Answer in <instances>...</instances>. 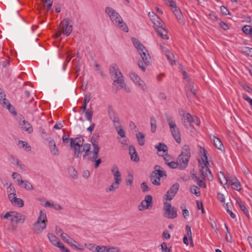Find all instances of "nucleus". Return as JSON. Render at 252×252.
Wrapping results in <instances>:
<instances>
[{
  "mask_svg": "<svg viewBox=\"0 0 252 252\" xmlns=\"http://www.w3.org/2000/svg\"><path fill=\"white\" fill-rule=\"evenodd\" d=\"M131 41L134 47L137 49L142 59L138 63V66L143 71H145V66L149 65L151 63V57L144 46L138 39L132 37Z\"/></svg>",
  "mask_w": 252,
  "mask_h": 252,
  "instance_id": "obj_1",
  "label": "nucleus"
},
{
  "mask_svg": "<svg viewBox=\"0 0 252 252\" xmlns=\"http://www.w3.org/2000/svg\"><path fill=\"white\" fill-rule=\"evenodd\" d=\"M105 12L109 15L114 25L124 32H128V30L126 24L123 21L121 16L116 10L111 7H106L105 8Z\"/></svg>",
  "mask_w": 252,
  "mask_h": 252,
  "instance_id": "obj_2",
  "label": "nucleus"
},
{
  "mask_svg": "<svg viewBox=\"0 0 252 252\" xmlns=\"http://www.w3.org/2000/svg\"><path fill=\"white\" fill-rule=\"evenodd\" d=\"M203 157L204 159L202 158L201 160H199V162L201 165V168L199 171V174L201 179L208 180H212L213 176L208 167V161L207 156V152L205 149L203 148Z\"/></svg>",
  "mask_w": 252,
  "mask_h": 252,
  "instance_id": "obj_3",
  "label": "nucleus"
},
{
  "mask_svg": "<svg viewBox=\"0 0 252 252\" xmlns=\"http://www.w3.org/2000/svg\"><path fill=\"white\" fill-rule=\"evenodd\" d=\"M153 14V18H151L154 26L155 30L158 35L163 39H168L169 38L167 35V32L166 29L163 27V22L162 20L158 17L155 13L152 12Z\"/></svg>",
  "mask_w": 252,
  "mask_h": 252,
  "instance_id": "obj_4",
  "label": "nucleus"
},
{
  "mask_svg": "<svg viewBox=\"0 0 252 252\" xmlns=\"http://www.w3.org/2000/svg\"><path fill=\"white\" fill-rule=\"evenodd\" d=\"M190 157V149L188 145H184L181 150V153L178 157L177 161L179 165V169H184L188 164Z\"/></svg>",
  "mask_w": 252,
  "mask_h": 252,
  "instance_id": "obj_5",
  "label": "nucleus"
},
{
  "mask_svg": "<svg viewBox=\"0 0 252 252\" xmlns=\"http://www.w3.org/2000/svg\"><path fill=\"white\" fill-rule=\"evenodd\" d=\"M109 73L114 82L119 84L121 88H124L125 83L123 76L116 64L114 63L111 65L109 69Z\"/></svg>",
  "mask_w": 252,
  "mask_h": 252,
  "instance_id": "obj_6",
  "label": "nucleus"
},
{
  "mask_svg": "<svg viewBox=\"0 0 252 252\" xmlns=\"http://www.w3.org/2000/svg\"><path fill=\"white\" fill-rule=\"evenodd\" d=\"M47 220L46 215L42 211H40L39 216L37 220L33 224V231L36 234L40 233L46 227Z\"/></svg>",
  "mask_w": 252,
  "mask_h": 252,
  "instance_id": "obj_7",
  "label": "nucleus"
},
{
  "mask_svg": "<svg viewBox=\"0 0 252 252\" xmlns=\"http://www.w3.org/2000/svg\"><path fill=\"white\" fill-rule=\"evenodd\" d=\"M166 118L173 137L178 143H180L181 142V134L175 121L172 117L169 115H166Z\"/></svg>",
  "mask_w": 252,
  "mask_h": 252,
  "instance_id": "obj_8",
  "label": "nucleus"
},
{
  "mask_svg": "<svg viewBox=\"0 0 252 252\" xmlns=\"http://www.w3.org/2000/svg\"><path fill=\"white\" fill-rule=\"evenodd\" d=\"M69 18H65L61 22L55 35L56 38H58L64 32L66 36H69L72 30V26L69 25Z\"/></svg>",
  "mask_w": 252,
  "mask_h": 252,
  "instance_id": "obj_9",
  "label": "nucleus"
},
{
  "mask_svg": "<svg viewBox=\"0 0 252 252\" xmlns=\"http://www.w3.org/2000/svg\"><path fill=\"white\" fill-rule=\"evenodd\" d=\"M2 218L4 219L10 218V220L15 221L17 223H23L26 220V217L24 215L14 211L6 213Z\"/></svg>",
  "mask_w": 252,
  "mask_h": 252,
  "instance_id": "obj_10",
  "label": "nucleus"
},
{
  "mask_svg": "<svg viewBox=\"0 0 252 252\" xmlns=\"http://www.w3.org/2000/svg\"><path fill=\"white\" fill-rule=\"evenodd\" d=\"M74 155L77 158L79 157V155L83 152H85L83 155V159H86L88 158V156L91 153L90 151L91 145L90 144H83L79 146L74 147Z\"/></svg>",
  "mask_w": 252,
  "mask_h": 252,
  "instance_id": "obj_11",
  "label": "nucleus"
},
{
  "mask_svg": "<svg viewBox=\"0 0 252 252\" xmlns=\"http://www.w3.org/2000/svg\"><path fill=\"white\" fill-rule=\"evenodd\" d=\"M163 216L166 218L173 219L177 217V210L174 207H172L171 203L164 202L163 204Z\"/></svg>",
  "mask_w": 252,
  "mask_h": 252,
  "instance_id": "obj_12",
  "label": "nucleus"
},
{
  "mask_svg": "<svg viewBox=\"0 0 252 252\" xmlns=\"http://www.w3.org/2000/svg\"><path fill=\"white\" fill-rule=\"evenodd\" d=\"M129 77L132 81L139 87H140L141 89L144 91H147V87L144 83V82L142 80L139 76L136 74L134 72L131 71L129 73Z\"/></svg>",
  "mask_w": 252,
  "mask_h": 252,
  "instance_id": "obj_13",
  "label": "nucleus"
},
{
  "mask_svg": "<svg viewBox=\"0 0 252 252\" xmlns=\"http://www.w3.org/2000/svg\"><path fill=\"white\" fill-rule=\"evenodd\" d=\"M153 197L151 195H147L145 196L144 200H143L139 205V210L143 211L148 209L153 206Z\"/></svg>",
  "mask_w": 252,
  "mask_h": 252,
  "instance_id": "obj_14",
  "label": "nucleus"
},
{
  "mask_svg": "<svg viewBox=\"0 0 252 252\" xmlns=\"http://www.w3.org/2000/svg\"><path fill=\"white\" fill-rule=\"evenodd\" d=\"M179 188L178 183L173 184L164 196V198L166 200H171L177 193Z\"/></svg>",
  "mask_w": 252,
  "mask_h": 252,
  "instance_id": "obj_15",
  "label": "nucleus"
},
{
  "mask_svg": "<svg viewBox=\"0 0 252 252\" xmlns=\"http://www.w3.org/2000/svg\"><path fill=\"white\" fill-rule=\"evenodd\" d=\"M108 113L110 119L112 121L114 126L120 124V120L117 112L114 110L112 106L108 107Z\"/></svg>",
  "mask_w": 252,
  "mask_h": 252,
  "instance_id": "obj_16",
  "label": "nucleus"
},
{
  "mask_svg": "<svg viewBox=\"0 0 252 252\" xmlns=\"http://www.w3.org/2000/svg\"><path fill=\"white\" fill-rule=\"evenodd\" d=\"M21 117L19 124L21 126L22 129L27 131L28 133H32L33 132L32 125L28 121H26L22 116H21Z\"/></svg>",
  "mask_w": 252,
  "mask_h": 252,
  "instance_id": "obj_17",
  "label": "nucleus"
},
{
  "mask_svg": "<svg viewBox=\"0 0 252 252\" xmlns=\"http://www.w3.org/2000/svg\"><path fill=\"white\" fill-rule=\"evenodd\" d=\"M192 115L189 113H187L183 115L182 122L185 127L187 128H189L192 126Z\"/></svg>",
  "mask_w": 252,
  "mask_h": 252,
  "instance_id": "obj_18",
  "label": "nucleus"
},
{
  "mask_svg": "<svg viewBox=\"0 0 252 252\" xmlns=\"http://www.w3.org/2000/svg\"><path fill=\"white\" fill-rule=\"evenodd\" d=\"M171 8L173 9L174 13L176 17L178 19L179 22L183 25H185V19L182 14L181 11L179 9H177V7L176 6V4L175 3L174 7H171Z\"/></svg>",
  "mask_w": 252,
  "mask_h": 252,
  "instance_id": "obj_19",
  "label": "nucleus"
},
{
  "mask_svg": "<svg viewBox=\"0 0 252 252\" xmlns=\"http://www.w3.org/2000/svg\"><path fill=\"white\" fill-rule=\"evenodd\" d=\"M70 147L71 148H74V147L79 146V145L83 144L84 139L82 137H76L75 139L71 138L70 139Z\"/></svg>",
  "mask_w": 252,
  "mask_h": 252,
  "instance_id": "obj_20",
  "label": "nucleus"
},
{
  "mask_svg": "<svg viewBox=\"0 0 252 252\" xmlns=\"http://www.w3.org/2000/svg\"><path fill=\"white\" fill-rule=\"evenodd\" d=\"M111 172L112 173L115 181H118V182L121 183L122 182V178H121V174L119 171V169L118 166H114L112 167L111 169Z\"/></svg>",
  "mask_w": 252,
  "mask_h": 252,
  "instance_id": "obj_21",
  "label": "nucleus"
},
{
  "mask_svg": "<svg viewBox=\"0 0 252 252\" xmlns=\"http://www.w3.org/2000/svg\"><path fill=\"white\" fill-rule=\"evenodd\" d=\"M0 103L2 106H6L8 107H10V102L6 98V95L4 92L0 88Z\"/></svg>",
  "mask_w": 252,
  "mask_h": 252,
  "instance_id": "obj_22",
  "label": "nucleus"
},
{
  "mask_svg": "<svg viewBox=\"0 0 252 252\" xmlns=\"http://www.w3.org/2000/svg\"><path fill=\"white\" fill-rule=\"evenodd\" d=\"M233 189L237 190L241 189V184L239 181L235 178L232 179H229L228 182Z\"/></svg>",
  "mask_w": 252,
  "mask_h": 252,
  "instance_id": "obj_23",
  "label": "nucleus"
},
{
  "mask_svg": "<svg viewBox=\"0 0 252 252\" xmlns=\"http://www.w3.org/2000/svg\"><path fill=\"white\" fill-rule=\"evenodd\" d=\"M50 152L54 155L58 156L59 155V150L56 146L55 141L51 140L49 142Z\"/></svg>",
  "mask_w": 252,
  "mask_h": 252,
  "instance_id": "obj_24",
  "label": "nucleus"
},
{
  "mask_svg": "<svg viewBox=\"0 0 252 252\" xmlns=\"http://www.w3.org/2000/svg\"><path fill=\"white\" fill-rule=\"evenodd\" d=\"M129 151L131 159L135 161L139 160L138 156L136 152L135 148L133 146H130L129 147Z\"/></svg>",
  "mask_w": 252,
  "mask_h": 252,
  "instance_id": "obj_25",
  "label": "nucleus"
},
{
  "mask_svg": "<svg viewBox=\"0 0 252 252\" xmlns=\"http://www.w3.org/2000/svg\"><path fill=\"white\" fill-rule=\"evenodd\" d=\"M19 186H22V187L26 190H32L34 188L29 182L26 180H22L18 184Z\"/></svg>",
  "mask_w": 252,
  "mask_h": 252,
  "instance_id": "obj_26",
  "label": "nucleus"
},
{
  "mask_svg": "<svg viewBox=\"0 0 252 252\" xmlns=\"http://www.w3.org/2000/svg\"><path fill=\"white\" fill-rule=\"evenodd\" d=\"M154 168L155 171H153V172H156L157 174L158 177H159L160 179V178L163 177H166L167 176L165 171L162 170L159 166L156 165Z\"/></svg>",
  "mask_w": 252,
  "mask_h": 252,
  "instance_id": "obj_27",
  "label": "nucleus"
},
{
  "mask_svg": "<svg viewBox=\"0 0 252 252\" xmlns=\"http://www.w3.org/2000/svg\"><path fill=\"white\" fill-rule=\"evenodd\" d=\"M150 180L151 183L156 186H159L160 185V178L157 176L156 172H152L150 176Z\"/></svg>",
  "mask_w": 252,
  "mask_h": 252,
  "instance_id": "obj_28",
  "label": "nucleus"
},
{
  "mask_svg": "<svg viewBox=\"0 0 252 252\" xmlns=\"http://www.w3.org/2000/svg\"><path fill=\"white\" fill-rule=\"evenodd\" d=\"M100 150V148L98 145L94 144L93 150L91 153L93 154V156L91 158L92 161L97 159L98 157V153Z\"/></svg>",
  "mask_w": 252,
  "mask_h": 252,
  "instance_id": "obj_29",
  "label": "nucleus"
},
{
  "mask_svg": "<svg viewBox=\"0 0 252 252\" xmlns=\"http://www.w3.org/2000/svg\"><path fill=\"white\" fill-rule=\"evenodd\" d=\"M47 236L50 242L53 245L57 246L60 244V241L55 235L51 233H48Z\"/></svg>",
  "mask_w": 252,
  "mask_h": 252,
  "instance_id": "obj_30",
  "label": "nucleus"
},
{
  "mask_svg": "<svg viewBox=\"0 0 252 252\" xmlns=\"http://www.w3.org/2000/svg\"><path fill=\"white\" fill-rule=\"evenodd\" d=\"M218 178L220 184L224 186L225 185H227L228 184L229 180L226 178L223 172H220L218 173Z\"/></svg>",
  "mask_w": 252,
  "mask_h": 252,
  "instance_id": "obj_31",
  "label": "nucleus"
},
{
  "mask_svg": "<svg viewBox=\"0 0 252 252\" xmlns=\"http://www.w3.org/2000/svg\"><path fill=\"white\" fill-rule=\"evenodd\" d=\"M136 139L139 145L143 146L145 144V135L140 132L136 135Z\"/></svg>",
  "mask_w": 252,
  "mask_h": 252,
  "instance_id": "obj_32",
  "label": "nucleus"
},
{
  "mask_svg": "<svg viewBox=\"0 0 252 252\" xmlns=\"http://www.w3.org/2000/svg\"><path fill=\"white\" fill-rule=\"evenodd\" d=\"M213 141L215 147L218 149L219 150H221L222 148L223 147V146L220 139L219 138L214 136Z\"/></svg>",
  "mask_w": 252,
  "mask_h": 252,
  "instance_id": "obj_33",
  "label": "nucleus"
},
{
  "mask_svg": "<svg viewBox=\"0 0 252 252\" xmlns=\"http://www.w3.org/2000/svg\"><path fill=\"white\" fill-rule=\"evenodd\" d=\"M237 203H238L240 209L244 213V214L247 216V217L249 218V214L248 210L246 208L245 205L243 203V202L240 200H237Z\"/></svg>",
  "mask_w": 252,
  "mask_h": 252,
  "instance_id": "obj_34",
  "label": "nucleus"
},
{
  "mask_svg": "<svg viewBox=\"0 0 252 252\" xmlns=\"http://www.w3.org/2000/svg\"><path fill=\"white\" fill-rule=\"evenodd\" d=\"M120 183V182H118V181H116L115 183H113L109 188L106 189V191H112L118 189Z\"/></svg>",
  "mask_w": 252,
  "mask_h": 252,
  "instance_id": "obj_35",
  "label": "nucleus"
},
{
  "mask_svg": "<svg viewBox=\"0 0 252 252\" xmlns=\"http://www.w3.org/2000/svg\"><path fill=\"white\" fill-rule=\"evenodd\" d=\"M194 178L195 179V181L197 182L198 185L200 188H203L205 189L206 188V184L205 182L206 179H200L199 177H197L196 176H194Z\"/></svg>",
  "mask_w": 252,
  "mask_h": 252,
  "instance_id": "obj_36",
  "label": "nucleus"
},
{
  "mask_svg": "<svg viewBox=\"0 0 252 252\" xmlns=\"http://www.w3.org/2000/svg\"><path fill=\"white\" fill-rule=\"evenodd\" d=\"M11 204H12L13 205L17 206L19 207H22L24 206V202L22 199L16 197L15 200H13V202Z\"/></svg>",
  "mask_w": 252,
  "mask_h": 252,
  "instance_id": "obj_37",
  "label": "nucleus"
},
{
  "mask_svg": "<svg viewBox=\"0 0 252 252\" xmlns=\"http://www.w3.org/2000/svg\"><path fill=\"white\" fill-rule=\"evenodd\" d=\"M155 148L159 152H166L167 151V147L164 144L161 143H159L158 145H156Z\"/></svg>",
  "mask_w": 252,
  "mask_h": 252,
  "instance_id": "obj_38",
  "label": "nucleus"
},
{
  "mask_svg": "<svg viewBox=\"0 0 252 252\" xmlns=\"http://www.w3.org/2000/svg\"><path fill=\"white\" fill-rule=\"evenodd\" d=\"M165 56H166L167 59L168 60V61L170 62L171 65H173L175 64V61L174 60V57L172 53H171V52H167Z\"/></svg>",
  "mask_w": 252,
  "mask_h": 252,
  "instance_id": "obj_39",
  "label": "nucleus"
},
{
  "mask_svg": "<svg viewBox=\"0 0 252 252\" xmlns=\"http://www.w3.org/2000/svg\"><path fill=\"white\" fill-rule=\"evenodd\" d=\"M156 120L154 117L150 118V124L151 126V131L153 133L155 132L157 128Z\"/></svg>",
  "mask_w": 252,
  "mask_h": 252,
  "instance_id": "obj_40",
  "label": "nucleus"
},
{
  "mask_svg": "<svg viewBox=\"0 0 252 252\" xmlns=\"http://www.w3.org/2000/svg\"><path fill=\"white\" fill-rule=\"evenodd\" d=\"M190 191L192 193L194 194L197 196H199L200 195L199 189L195 186H190Z\"/></svg>",
  "mask_w": 252,
  "mask_h": 252,
  "instance_id": "obj_41",
  "label": "nucleus"
},
{
  "mask_svg": "<svg viewBox=\"0 0 252 252\" xmlns=\"http://www.w3.org/2000/svg\"><path fill=\"white\" fill-rule=\"evenodd\" d=\"M85 112L86 119L90 122H92L93 112L90 109H88Z\"/></svg>",
  "mask_w": 252,
  "mask_h": 252,
  "instance_id": "obj_42",
  "label": "nucleus"
},
{
  "mask_svg": "<svg viewBox=\"0 0 252 252\" xmlns=\"http://www.w3.org/2000/svg\"><path fill=\"white\" fill-rule=\"evenodd\" d=\"M68 172L70 176L74 179L77 177V173L75 170V168L73 166H70L68 168Z\"/></svg>",
  "mask_w": 252,
  "mask_h": 252,
  "instance_id": "obj_43",
  "label": "nucleus"
},
{
  "mask_svg": "<svg viewBox=\"0 0 252 252\" xmlns=\"http://www.w3.org/2000/svg\"><path fill=\"white\" fill-rule=\"evenodd\" d=\"M119 125H116V126H114L116 129L117 130L118 134L122 138V137H125V132L124 130L122 128H119Z\"/></svg>",
  "mask_w": 252,
  "mask_h": 252,
  "instance_id": "obj_44",
  "label": "nucleus"
},
{
  "mask_svg": "<svg viewBox=\"0 0 252 252\" xmlns=\"http://www.w3.org/2000/svg\"><path fill=\"white\" fill-rule=\"evenodd\" d=\"M12 177L14 179H16V182L17 183V184H18L22 180V177L21 175L17 173V172H13Z\"/></svg>",
  "mask_w": 252,
  "mask_h": 252,
  "instance_id": "obj_45",
  "label": "nucleus"
},
{
  "mask_svg": "<svg viewBox=\"0 0 252 252\" xmlns=\"http://www.w3.org/2000/svg\"><path fill=\"white\" fill-rule=\"evenodd\" d=\"M120 248L117 247H107V252H120Z\"/></svg>",
  "mask_w": 252,
  "mask_h": 252,
  "instance_id": "obj_46",
  "label": "nucleus"
},
{
  "mask_svg": "<svg viewBox=\"0 0 252 252\" xmlns=\"http://www.w3.org/2000/svg\"><path fill=\"white\" fill-rule=\"evenodd\" d=\"M62 239L65 242L67 240H70L76 242L73 239L70 237L66 233H63L60 235Z\"/></svg>",
  "mask_w": 252,
  "mask_h": 252,
  "instance_id": "obj_47",
  "label": "nucleus"
},
{
  "mask_svg": "<svg viewBox=\"0 0 252 252\" xmlns=\"http://www.w3.org/2000/svg\"><path fill=\"white\" fill-rule=\"evenodd\" d=\"M96 252H107V246H97L95 247Z\"/></svg>",
  "mask_w": 252,
  "mask_h": 252,
  "instance_id": "obj_48",
  "label": "nucleus"
},
{
  "mask_svg": "<svg viewBox=\"0 0 252 252\" xmlns=\"http://www.w3.org/2000/svg\"><path fill=\"white\" fill-rule=\"evenodd\" d=\"M161 249L162 252H171L170 249L167 248L166 243L164 242L161 244Z\"/></svg>",
  "mask_w": 252,
  "mask_h": 252,
  "instance_id": "obj_49",
  "label": "nucleus"
},
{
  "mask_svg": "<svg viewBox=\"0 0 252 252\" xmlns=\"http://www.w3.org/2000/svg\"><path fill=\"white\" fill-rule=\"evenodd\" d=\"M44 4H47V11L49 10L52 5L53 0H41Z\"/></svg>",
  "mask_w": 252,
  "mask_h": 252,
  "instance_id": "obj_50",
  "label": "nucleus"
},
{
  "mask_svg": "<svg viewBox=\"0 0 252 252\" xmlns=\"http://www.w3.org/2000/svg\"><path fill=\"white\" fill-rule=\"evenodd\" d=\"M141 188L142 189V191L146 192L149 191L150 188L148 187L147 184L146 182H143L141 184Z\"/></svg>",
  "mask_w": 252,
  "mask_h": 252,
  "instance_id": "obj_51",
  "label": "nucleus"
},
{
  "mask_svg": "<svg viewBox=\"0 0 252 252\" xmlns=\"http://www.w3.org/2000/svg\"><path fill=\"white\" fill-rule=\"evenodd\" d=\"M31 96V93L29 91H26L25 92V95L24 98L25 99H30L29 101H27L29 103H31L32 101L33 100V97H32L31 98H30Z\"/></svg>",
  "mask_w": 252,
  "mask_h": 252,
  "instance_id": "obj_52",
  "label": "nucleus"
},
{
  "mask_svg": "<svg viewBox=\"0 0 252 252\" xmlns=\"http://www.w3.org/2000/svg\"><path fill=\"white\" fill-rule=\"evenodd\" d=\"M242 30L244 33L249 34L250 32H252V28L250 26H245L243 27Z\"/></svg>",
  "mask_w": 252,
  "mask_h": 252,
  "instance_id": "obj_53",
  "label": "nucleus"
},
{
  "mask_svg": "<svg viewBox=\"0 0 252 252\" xmlns=\"http://www.w3.org/2000/svg\"><path fill=\"white\" fill-rule=\"evenodd\" d=\"M167 165L171 168H176L177 167L179 168V163L177 162H174V161H171L167 163Z\"/></svg>",
  "mask_w": 252,
  "mask_h": 252,
  "instance_id": "obj_54",
  "label": "nucleus"
},
{
  "mask_svg": "<svg viewBox=\"0 0 252 252\" xmlns=\"http://www.w3.org/2000/svg\"><path fill=\"white\" fill-rule=\"evenodd\" d=\"M19 146L21 148H25V149H30L31 147L30 146H28L27 142L23 141H19Z\"/></svg>",
  "mask_w": 252,
  "mask_h": 252,
  "instance_id": "obj_55",
  "label": "nucleus"
},
{
  "mask_svg": "<svg viewBox=\"0 0 252 252\" xmlns=\"http://www.w3.org/2000/svg\"><path fill=\"white\" fill-rule=\"evenodd\" d=\"M186 228L187 230V235L189 237V239L190 240L191 244L192 240V236H191V228H190V227L189 225H187L186 226Z\"/></svg>",
  "mask_w": 252,
  "mask_h": 252,
  "instance_id": "obj_56",
  "label": "nucleus"
},
{
  "mask_svg": "<svg viewBox=\"0 0 252 252\" xmlns=\"http://www.w3.org/2000/svg\"><path fill=\"white\" fill-rule=\"evenodd\" d=\"M129 127L132 130L134 131L135 132L138 131V129L135 124V123L132 121L129 122Z\"/></svg>",
  "mask_w": 252,
  "mask_h": 252,
  "instance_id": "obj_57",
  "label": "nucleus"
},
{
  "mask_svg": "<svg viewBox=\"0 0 252 252\" xmlns=\"http://www.w3.org/2000/svg\"><path fill=\"white\" fill-rule=\"evenodd\" d=\"M188 87L190 90V92L194 95H196V90L193 87V83H189V84H188Z\"/></svg>",
  "mask_w": 252,
  "mask_h": 252,
  "instance_id": "obj_58",
  "label": "nucleus"
},
{
  "mask_svg": "<svg viewBox=\"0 0 252 252\" xmlns=\"http://www.w3.org/2000/svg\"><path fill=\"white\" fill-rule=\"evenodd\" d=\"M8 197L9 201L12 203L13 200L17 197L15 192H11L10 193L8 194Z\"/></svg>",
  "mask_w": 252,
  "mask_h": 252,
  "instance_id": "obj_59",
  "label": "nucleus"
},
{
  "mask_svg": "<svg viewBox=\"0 0 252 252\" xmlns=\"http://www.w3.org/2000/svg\"><path fill=\"white\" fill-rule=\"evenodd\" d=\"M220 11L223 15H226L229 14V11L226 7L224 6H221L220 7Z\"/></svg>",
  "mask_w": 252,
  "mask_h": 252,
  "instance_id": "obj_60",
  "label": "nucleus"
},
{
  "mask_svg": "<svg viewBox=\"0 0 252 252\" xmlns=\"http://www.w3.org/2000/svg\"><path fill=\"white\" fill-rule=\"evenodd\" d=\"M209 18L213 22L218 20L217 16L214 13H212L209 15Z\"/></svg>",
  "mask_w": 252,
  "mask_h": 252,
  "instance_id": "obj_61",
  "label": "nucleus"
},
{
  "mask_svg": "<svg viewBox=\"0 0 252 252\" xmlns=\"http://www.w3.org/2000/svg\"><path fill=\"white\" fill-rule=\"evenodd\" d=\"M57 247L59 248L63 252H70L69 250L66 249L63 245L61 244V242Z\"/></svg>",
  "mask_w": 252,
  "mask_h": 252,
  "instance_id": "obj_62",
  "label": "nucleus"
},
{
  "mask_svg": "<svg viewBox=\"0 0 252 252\" xmlns=\"http://www.w3.org/2000/svg\"><path fill=\"white\" fill-rule=\"evenodd\" d=\"M243 98L244 100L248 101L250 103V104L252 106V99L249 97V96L246 94H243Z\"/></svg>",
  "mask_w": 252,
  "mask_h": 252,
  "instance_id": "obj_63",
  "label": "nucleus"
},
{
  "mask_svg": "<svg viewBox=\"0 0 252 252\" xmlns=\"http://www.w3.org/2000/svg\"><path fill=\"white\" fill-rule=\"evenodd\" d=\"M244 51L246 52L248 55L252 57V48L248 47H245L244 48Z\"/></svg>",
  "mask_w": 252,
  "mask_h": 252,
  "instance_id": "obj_64",
  "label": "nucleus"
}]
</instances>
